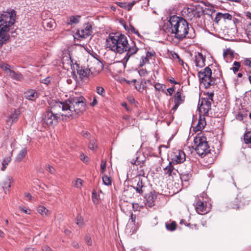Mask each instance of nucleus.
Instances as JSON below:
<instances>
[{
  "label": "nucleus",
  "instance_id": "obj_1",
  "mask_svg": "<svg viewBox=\"0 0 251 251\" xmlns=\"http://www.w3.org/2000/svg\"><path fill=\"white\" fill-rule=\"evenodd\" d=\"M106 48L115 53L121 54L125 51L126 53L123 61L126 63L130 57L136 54L138 48L133 41L128 43L127 37L120 33H111L106 40Z\"/></svg>",
  "mask_w": 251,
  "mask_h": 251
},
{
  "label": "nucleus",
  "instance_id": "obj_2",
  "mask_svg": "<svg viewBox=\"0 0 251 251\" xmlns=\"http://www.w3.org/2000/svg\"><path fill=\"white\" fill-rule=\"evenodd\" d=\"M168 26V31L174 34V37L179 40L195 37L193 28L189 27V23L183 17L176 15L170 16Z\"/></svg>",
  "mask_w": 251,
  "mask_h": 251
},
{
  "label": "nucleus",
  "instance_id": "obj_3",
  "mask_svg": "<svg viewBox=\"0 0 251 251\" xmlns=\"http://www.w3.org/2000/svg\"><path fill=\"white\" fill-rule=\"evenodd\" d=\"M85 99L82 96L70 97L67 100L68 105L69 115L72 116L74 113L79 115L85 110Z\"/></svg>",
  "mask_w": 251,
  "mask_h": 251
},
{
  "label": "nucleus",
  "instance_id": "obj_4",
  "mask_svg": "<svg viewBox=\"0 0 251 251\" xmlns=\"http://www.w3.org/2000/svg\"><path fill=\"white\" fill-rule=\"evenodd\" d=\"M196 146L195 150L199 156L203 157L211 153V150L208 144L207 139L201 132L198 133L194 139Z\"/></svg>",
  "mask_w": 251,
  "mask_h": 251
},
{
  "label": "nucleus",
  "instance_id": "obj_5",
  "mask_svg": "<svg viewBox=\"0 0 251 251\" xmlns=\"http://www.w3.org/2000/svg\"><path fill=\"white\" fill-rule=\"evenodd\" d=\"M50 107L48 109L51 112H53L60 118V116H65L70 117L69 115V107L67 102V100L64 101H52L50 104Z\"/></svg>",
  "mask_w": 251,
  "mask_h": 251
},
{
  "label": "nucleus",
  "instance_id": "obj_6",
  "mask_svg": "<svg viewBox=\"0 0 251 251\" xmlns=\"http://www.w3.org/2000/svg\"><path fill=\"white\" fill-rule=\"evenodd\" d=\"M198 76L200 78V83H203L205 88H208L210 86L216 84L215 78L212 77V70L208 66L203 71H200L198 73Z\"/></svg>",
  "mask_w": 251,
  "mask_h": 251
},
{
  "label": "nucleus",
  "instance_id": "obj_7",
  "mask_svg": "<svg viewBox=\"0 0 251 251\" xmlns=\"http://www.w3.org/2000/svg\"><path fill=\"white\" fill-rule=\"evenodd\" d=\"M16 12L14 10L10 12H3L0 14V27H4L6 25L7 29L12 25L15 21Z\"/></svg>",
  "mask_w": 251,
  "mask_h": 251
},
{
  "label": "nucleus",
  "instance_id": "obj_8",
  "mask_svg": "<svg viewBox=\"0 0 251 251\" xmlns=\"http://www.w3.org/2000/svg\"><path fill=\"white\" fill-rule=\"evenodd\" d=\"M60 118L59 116L55 115L54 113L48 108L44 112L42 115V125L44 126H53L56 125Z\"/></svg>",
  "mask_w": 251,
  "mask_h": 251
},
{
  "label": "nucleus",
  "instance_id": "obj_9",
  "mask_svg": "<svg viewBox=\"0 0 251 251\" xmlns=\"http://www.w3.org/2000/svg\"><path fill=\"white\" fill-rule=\"evenodd\" d=\"M186 164H185V167H184V165L182 164L179 166V171L180 172V178L182 181H188L192 176L190 174L191 171V162L189 161L186 162Z\"/></svg>",
  "mask_w": 251,
  "mask_h": 251
},
{
  "label": "nucleus",
  "instance_id": "obj_10",
  "mask_svg": "<svg viewBox=\"0 0 251 251\" xmlns=\"http://www.w3.org/2000/svg\"><path fill=\"white\" fill-rule=\"evenodd\" d=\"M92 33V25L90 23L84 24L81 29H77L76 32L79 37L84 39L91 36Z\"/></svg>",
  "mask_w": 251,
  "mask_h": 251
},
{
  "label": "nucleus",
  "instance_id": "obj_11",
  "mask_svg": "<svg viewBox=\"0 0 251 251\" xmlns=\"http://www.w3.org/2000/svg\"><path fill=\"white\" fill-rule=\"evenodd\" d=\"M199 110L200 113H203V116H208L209 111L211 109V102L206 98H201V104L199 103Z\"/></svg>",
  "mask_w": 251,
  "mask_h": 251
},
{
  "label": "nucleus",
  "instance_id": "obj_12",
  "mask_svg": "<svg viewBox=\"0 0 251 251\" xmlns=\"http://www.w3.org/2000/svg\"><path fill=\"white\" fill-rule=\"evenodd\" d=\"M243 197L237 195L235 198L230 200L227 203L228 207L236 210L239 209L243 205Z\"/></svg>",
  "mask_w": 251,
  "mask_h": 251
},
{
  "label": "nucleus",
  "instance_id": "obj_13",
  "mask_svg": "<svg viewBox=\"0 0 251 251\" xmlns=\"http://www.w3.org/2000/svg\"><path fill=\"white\" fill-rule=\"evenodd\" d=\"M195 209L198 214L204 215L209 211V207L207 206V202L199 199L196 202Z\"/></svg>",
  "mask_w": 251,
  "mask_h": 251
},
{
  "label": "nucleus",
  "instance_id": "obj_14",
  "mask_svg": "<svg viewBox=\"0 0 251 251\" xmlns=\"http://www.w3.org/2000/svg\"><path fill=\"white\" fill-rule=\"evenodd\" d=\"M171 156L172 162L174 164L181 163L186 160L185 154L181 150H177L174 152Z\"/></svg>",
  "mask_w": 251,
  "mask_h": 251
},
{
  "label": "nucleus",
  "instance_id": "obj_15",
  "mask_svg": "<svg viewBox=\"0 0 251 251\" xmlns=\"http://www.w3.org/2000/svg\"><path fill=\"white\" fill-rule=\"evenodd\" d=\"M182 16L188 20H192L196 14L198 17H200L199 12L196 11L193 7H184L181 11Z\"/></svg>",
  "mask_w": 251,
  "mask_h": 251
},
{
  "label": "nucleus",
  "instance_id": "obj_16",
  "mask_svg": "<svg viewBox=\"0 0 251 251\" xmlns=\"http://www.w3.org/2000/svg\"><path fill=\"white\" fill-rule=\"evenodd\" d=\"M131 187L135 190L137 193L140 195H143L144 185L142 179L140 177H135L134 178L133 184L131 185Z\"/></svg>",
  "mask_w": 251,
  "mask_h": 251
},
{
  "label": "nucleus",
  "instance_id": "obj_17",
  "mask_svg": "<svg viewBox=\"0 0 251 251\" xmlns=\"http://www.w3.org/2000/svg\"><path fill=\"white\" fill-rule=\"evenodd\" d=\"M9 29H7L6 25L5 27H0V47L6 44L9 40L10 36L8 34Z\"/></svg>",
  "mask_w": 251,
  "mask_h": 251
},
{
  "label": "nucleus",
  "instance_id": "obj_18",
  "mask_svg": "<svg viewBox=\"0 0 251 251\" xmlns=\"http://www.w3.org/2000/svg\"><path fill=\"white\" fill-rule=\"evenodd\" d=\"M157 193L155 191H152L146 194L145 198L146 200V205L150 207H152L155 205V201L157 199Z\"/></svg>",
  "mask_w": 251,
  "mask_h": 251
},
{
  "label": "nucleus",
  "instance_id": "obj_19",
  "mask_svg": "<svg viewBox=\"0 0 251 251\" xmlns=\"http://www.w3.org/2000/svg\"><path fill=\"white\" fill-rule=\"evenodd\" d=\"M75 65L76 67L77 73L81 79L85 77H88L90 74H92L90 69L86 68L84 66H80L77 63H75Z\"/></svg>",
  "mask_w": 251,
  "mask_h": 251
},
{
  "label": "nucleus",
  "instance_id": "obj_20",
  "mask_svg": "<svg viewBox=\"0 0 251 251\" xmlns=\"http://www.w3.org/2000/svg\"><path fill=\"white\" fill-rule=\"evenodd\" d=\"M185 97L183 95L182 93L179 91H177L174 97L175 105L172 110L175 112L178 107V106L184 101Z\"/></svg>",
  "mask_w": 251,
  "mask_h": 251
},
{
  "label": "nucleus",
  "instance_id": "obj_21",
  "mask_svg": "<svg viewBox=\"0 0 251 251\" xmlns=\"http://www.w3.org/2000/svg\"><path fill=\"white\" fill-rule=\"evenodd\" d=\"M205 57L201 52H198L195 55V62L196 66L200 68H202L205 65Z\"/></svg>",
  "mask_w": 251,
  "mask_h": 251
},
{
  "label": "nucleus",
  "instance_id": "obj_22",
  "mask_svg": "<svg viewBox=\"0 0 251 251\" xmlns=\"http://www.w3.org/2000/svg\"><path fill=\"white\" fill-rule=\"evenodd\" d=\"M38 97V94L35 90L30 89L25 93V98L29 100L35 101Z\"/></svg>",
  "mask_w": 251,
  "mask_h": 251
},
{
  "label": "nucleus",
  "instance_id": "obj_23",
  "mask_svg": "<svg viewBox=\"0 0 251 251\" xmlns=\"http://www.w3.org/2000/svg\"><path fill=\"white\" fill-rule=\"evenodd\" d=\"M20 114V111L13 109V111L7 118V122L11 123H16L18 120Z\"/></svg>",
  "mask_w": 251,
  "mask_h": 251
},
{
  "label": "nucleus",
  "instance_id": "obj_24",
  "mask_svg": "<svg viewBox=\"0 0 251 251\" xmlns=\"http://www.w3.org/2000/svg\"><path fill=\"white\" fill-rule=\"evenodd\" d=\"M222 18L225 20L227 19L228 20H231L232 16L231 14L227 13H222L221 12H218L216 14V16L214 19V22L218 24L220 20Z\"/></svg>",
  "mask_w": 251,
  "mask_h": 251
},
{
  "label": "nucleus",
  "instance_id": "obj_25",
  "mask_svg": "<svg viewBox=\"0 0 251 251\" xmlns=\"http://www.w3.org/2000/svg\"><path fill=\"white\" fill-rule=\"evenodd\" d=\"M203 116L202 117V116L200 114L199 119V122L197 126L195 127V129L196 131H201L202 129H203L205 126L206 125L205 118Z\"/></svg>",
  "mask_w": 251,
  "mask_h": 251
},
{
  "label": "nucleus",
  "instance_id": "obj_26",
  "mask_svg": "<svg viewBox=\"0 0 251 251\" xmlns=\"http://www.w3.org/2000/svg\"><path fill=\"white\" fill-rule=\"evenodd\" d=\"M12 181V179L10 177H7L5 180L3 181L2 186L5 194H7V192L9 191V189L11 187Z\"/></svg>",
  "mask_w": 251,
  "mask_h": 251
},
{
  "label": "nucleus",
  "instance_id": "obj_27",
  "mask_svg": "<svg viewBox=\"0 0 251 251\" xmlns=\"http://www.w3.org/2000/svg\"><path fill=\"white\" fill-rule=\"evenodd\" d=\"M81 16H71L69 17L66 24L67 25H72L73 24H77L79 23Z\"/></svg>",
  "mask_w": 251,
  "mask_h": 251
},
{
  "label": "nucleus",
  "instance_id": "obj_28",
  "mask_svg": "<svg viewBox=\"0 0 251 251\" xmlns=\"http://www.w3.org/2000/svg\"><path fill=\"white\" fill-rule=\"evenodd\" d=\"M177 224L175 221H170V222L165 223V227L166 229L170 231H173L176 228Z\"/></svg>",
  "mask_w": 251,
  "mask_h": 251
},
{
  "label": "nucleus",
  "instance_id": "obj_29",
  "mask_svg": "<svg viewBox=\"0 0 251 251\" xmlns=\"http://www.w3.org/2000/svg\"><path fill=\"white\" fill-rule=\"evenodd\" d=\"M37 211L44 217L48 216L50 214L49 210L42 205H40L37 207Z\"/></svg>",
  "mask_w": 251,
  "mask_h": 251
},
{
  "label": "nucleus",
  "instance_id": "obj_30",
  "mask_svg": "<svg viewBox=\"0 0 251 251\" xmlns=\"http://www.w3.org/2000/svg\"><path fill=\"white\" fill-rule=\"evenodd\" d=\"M175 168L174 166L172 164V162H170L169 165L166 166L164 170V174L168 175V176H172V173L173 171H174Z\"/></svg>",
  "mask_w": 251,
  "mask_h": 251
},
{
  "label": "nucleus",
  "instance_id": "obj_31",
  "mask_svg": "<svg viewBox=\"0 0 251 251\" xmlns=\"http://www.w3.org/2000/svg\"><path fill=\"white\" fill-rule=\"evenodd\" d=\"M27 154L26 148H23L18 154L16 157V160L18 161H21L25 157Z\"/></svg>",
  "mask_w": 251,
  "mask_h": 251
},
{
  "label": "nucleus",
  "instance_id": "obj_32",
  "mask_svg": "<svg viewBox=\"0 0 251 251\" xmlns=\"http://www.w3.org/2000/svg\"><path fill=\"white\" fill-rule=\"evenodd\" d=\"M244 141L245 144H251V130L247 131L244 135Z\"/></svg>",
  "mask_w": 251,
  "mask_h": 251
},
{
  "label": "nucleus",
  "instance_id": "obj_33",
  "mask_svg": "<svg viewBox=\"0 0 251 251\" xmlns=\"http://www.w3.org/2000/svg\"><path fill=\"white\" fill-rule=\"evenodd\" d=\"M102 179L104 184L107 186H110L111 185L112 179L110 177H109L106 175H104L102 176Z\"/></svg>",
  "mask_w": 251,
  "mask_h": 251
},
{
  "label": "nucleus",
  "instance_id": "obj_34",
  "mask_svg": "<svg viewBox=\"0 0 251 251\" xmlns=\"http://www.w3.org/2000/svg\"><path fill=\"white\" fill-rule=\"evenodd\" d=\"M145 167H139L137 169V176L136 177L145 176Z\"/></svg>",
  "mask_w": 251,
  "mask_h": 251
},
{
  "label": "nucleus",
  "instance_id": "obj_35",
  "mask_svg": "<svg viewBox=\"0 0 251 251\" xmlns=\"http://www.w3.org/2000/svg\"><path fill=\"white\" fill-rule=\"evenodd\" d=\"M10 159H11L10 157L4 158L3 159V161L2 162V167L1 168V170L2 171H4L5 170V169L6 168V166L8 164V163L10 161Z\"/></svg>",
  "mask_w": 251,
  "mask_h": 251
},
{
  "label": "nucleus",
  "instance_id": "obj_36",
  "mask_svg": "<svg viewBox=\"0 0 251 251\" xmlns=\"http://www.w3.org/2000/svg\"><path fill=\"white\" fill-rule=\"evenodd\" d=\"M146 86L143 85V79H141L140 80V84L135 86V88L140 92H142Z\"/></svg>",
  "mask_w": 251,
  "mask_h": 251
},
{
  "label": "nucleus",
  "instance_id": "obj_37",
  "mask_svg": "<svg viewBox=\"0 0 251 251\" xmlns=\"http://www.w3.org/2000/svg\"><path fill=\"white\" fill-rule=\"evenodd\" d=\"M136 165L139 167H145V159H140V156H137L136 158Z\"/></svg>",
  "mask_w": 251,
  "mask_h": 251
},
{
  "label": "nucleus",
  "instance_id": "obj_38",
  "mask_svg": "<svg viewBox=\"0 0 251 251\" xmlns=\"http://www.w3.org/2000/svg\"><path fill=\"white\" fill-rule=\"evenodd\" d=\"M234 67L231 68V70L233 71L234 73H236L239 70L241 67L240 62L237 61H234L233 63Z\"/></svg>",
  "mask_w": 251,
  "mask_h": 251
},
{
  "label": "nucleus",
  "instance_id": "obj_39",
  "mask_svg": "<svg viewBox=\"0 0 251 251\" xmlns=\"http://www.w3.org/2000/svg\"><path fill=\"white\" fill-rule=\"evenodd\" d=\"M149 59H148L146 56H145V57L142 56L141 58V60L140 61V63L139 64V67L141 68L143 66H144L146 63H149Z\"/></svg>",
  "mask_w": 251,
  "mask_h": 251
},
{
  "label": "nucleus",
  "instance_id": "obj_40",
  "mask_svg": "<svg viewBox=\"0 0 251 251\" xmlns=\"http://www.w3.org/2000/svg\"><path fill=\"white\" fill-rule=\"evenodd\" d=\"M88 147L91 150H94L97 148V146L96 143V141L94 139L91 140L89 144Z\"/></svg>",
  "mask_w": 251,
  "mask_h": 251
},
{
  "label": "nucleus",
  "instance_id": "obj_41",
  "mask_svg": "<svg viewBox=\"0 0 251 251\" xmlns=\"http://www.w3.org/2000/svg\"><path fill=\"white\" fill-rule=\"evenodd\" d=\"M96 92L98 94L101 95V96H104L105 94V90L104 88L100 86H97L96 87Z\"/></svg>",
  "mask_w": 251,
  "mask_h": 251
},
{
  "label": "nucleus",
  "instance_id": "obj_42",
  "mask_svg": "<svg viewBox=\"0 0 251 251\" xmlns=\"http://www.w3.org/2000/svg\"><path fill=\"white\" fill-rule=\"evenodd\" d=\"M106 166V161L103 160H102L101 161V165H100V172L102 174H103L104 173V172L105 171Z\"/></svg>",
  "mask_w": 251,
  "mask_h": 251
},
{
  "label": "nucleus",
  "instance_id": "obj_43",
  "mask_svg": "<svg viewBox=\"0 0 251 251\" xmlns=\"http://www.w3.org/2000/svg\"><path fill=\"white\" fill-rule=\"evenodd\" d=\"M46 170L49 171L51 174H54L55 173V169L50 165H46Z\"/></svg>",
  "mask_w": 251,
  "mask_h": 251
},
{
  "label": "nucleus",
  "instance_id": "obj_44",
  "mask_svg": "<svg viewBox=\"0 0 251 251\" xmlns=\"http://www.w3.org/2000/svg\"><path fill=\"white\" fill-rule=\"evenodd\" d=\"M82 184V180L80 178H77L74 184V186L77 188H80Z\"/></svg>",
  "mask_w": 251,
  "mask_h": 251
},
{
  "label": "nucleus",
  "instance_id": "obj_45",
  "mask_svg": "<svg viewBox=\"0 0 251 251\" xmlns=\"http://www.w3.org/2000/svg\"><path fill=\"white\" fill-rule=\"evenodd\" d=\"M85 240L88 245L91 246L92 245L91 238L89 235H86L85 236Z\"/></svg>",
  "mask_w": 251,
  "mask_h": 251
},
{
  "label": "nucleus",
  "instance_id": "obj_46",
  "mask_svg": "<svg viewBox=\"0 0 251 251\" xmlns=\"http://www.w3.org/2000/svg\"><path fill=\"white\" fill-rule=\"evenodd\" d=\"M138 73L140 76L143 77L147 75L148 72L146 69H141L138 71Z\"/></svg>",
  "mask_w": 251,
  "mask_h": 251
},
{
  "label": "nucleus",
  "instance_id": "obj_47",
  "mask_svg": "<svg viewBox=\"0 0 251 251\" xmlns=\"http://www.w3.org/2000/svg\"><path fill=\"white\" fill-rule=\"evenodd\" d=\"M76 224L78 225L79 226H82L83 225V219L81 218V216H77L76 218Z\"/></svg>",
  "mask_w": 251,
  "mask_h": 251
},
{
  "label": "nucleus",
  "instance_id": "obj_48",
  "mask_svg": "<svg viewBox=\"0 0 251 251\" xmlns=\"http://www.w3.org/2000/svg\"><path fill=\"white\" fill-rule=\"evenodd\" d=\"M1 68L4 71H9V72H11V70L10 69V66L6 63H4L1 65Z\"/></svg>",
  "mask_w": 251,
  "mask_h": 251
},
{
  "label": "nucleus",
  "instance_id": "obj_49",
  "mask_svg": "<svg viewBox=\"0 0 251 251\" xmlns=\"http://www.w3.org/2000/svg\"><path fill=\"white\" fill-rule=\"evenodd\" d=\"M163 85L159 83H156L154 84V88L157 91H162L164 92V90L162 89Z\"/></svg>",
  "mask_w": 251,
  "mask_h": 251
},
{
  "label": "nucleus",
  "instance_id": "obj_50",
  "mask_svg": "<svg viewBox=\"0 0 251 251\" xmlns=\"http://www.w3.org/2000/svg\"><path fill=\"white\" fill-rule=\"evenodd\" d=\"M19 209L24 213L26 214H30V210L27 209L25 207L20 206Z\"/></svg>",
  "mask_w": 251,
  "mask_h": 251
},
{
  "label": "nucleus",
  "instance_id": "obj_51",
  "mask_svg": "<svg viewBox=\"0 0 251 251\" xmlns=\"http://www.w3.org/2000/svg\"><path fill=\"white\" fill-rule=\"evenodd\" d=\"M81 134L84 138L87 139H89L91 137L90 133L88 131H82Z\"/></svg>",
  "mask_w": 251,
  "mask_h": 251
},
{
  "label": "nucleus",
  "instance_id": "obj_52",
  "mask_svg": "<svg viewBox=\"0 0 251 251\" xmlns=\"http://www.w3.org/2000/svg\"><path fill=\"white\" fill-rule=\"evenodd\" d=\"M208 97L205 98L208 101H213V96H214V92L207 93Z\"/></svg>",
  "mask_w": 251,
  "mask_h": 251
},
{
  "label": "nucleus",
  "instance_id": "obj_53",
  "mask_svg": "<svg viewBox=\"0 0 251 251\" xmlns=\"http://www.w3.org/2000/svg\"><path fill=\"white\" fill-rule=\"evenodd\" d=\"M173 57L175 59V58L178 59V61L180 63H181V64L183 63V60L180 58L179 56L178 55V54L177 53L174 52V54H173Z\"/></svg>",
  "mask_w": 251,
  "mask_h": 251
},
{
  "label": "nucleus",
  "instance_id": "obj_54",
  "mask_svg": "<svg viewBox=\"0 0 251 251\" xmlns=\"http://www.w3.org/2000/svg\"><path fill=\"white\" fill-rule=\"evenodd\" d=\"M243 63L245 65L249 67H251V60L248 58L244 59Z\"/></svg>",
  "mask_w": 251,
  "mask_h": 251
},
{
  "label": "nucleus",
  "instance_id": "obj_55",
  "mask_svg": "<svg viewBox=\"0 0 251 251\" xmlns=\"http://www.w3.org/2000/svg\"><path fill=\"white\" fill-rule=\"evenodd\" d=\"M80 159L84 162H87L88 161V157L83 153L80 155Z\"/></svg>",
  "mask_w": 251,
  "mask_h": 251
},
{
  "label": "nucleus",
  "instance_id": "obj_56",
  "mask_svg": "<svg viewBox=\"0 0 251 251\" xmlns=\"http://www.w3.org/2000/svg\"><path fill=\"white\" fill-rule=\"evenodd\" d=\"M155 55V52L153 50L152 51H148L146 52V57L149 59L150 57L151 56H154Z\"/></svg>",
  "mask_w": 251,
  "mask_h": 251
},
{
  "label": "nucleus",
  "instance_id": "obj_57",
  "mask_svg": "<svg viewBox=\"0 0 251 251\" xmlns=\"http://www.w3.org/2000/svg\"><path fill=\"white\" fill-rule=\"evenodd\" d=\"M92 198L93 202L95 203H97V202L98 201V199L97 198V194L95 192H93L92 196Z\"/></svg>",
  "mask_w": 251,
  "mask_h": 251
},
{
  "label": "nucleus",
  "instance_id": "obj_58",
  "mask_svg": "<svg viewBox=\"0 0 251 251\" xmlns=\"http://www.w3.org/2000/svg\"><path fill=\"white\" fill-rule=\"evenodd\" d=\"M126 30H128L129 31H130L132 33H134L136 29L134 28V27L131 25H130V27L128 28V27L126 26V25L124 26Z\"/></svg>",
  "mask_w": 251,
  "mask_h": 251
},
{
  "label": "nucleus",
  "instance_id": "obj_59",
  "mask_svg": "<svg viewBox=\"0 0 251 251\" xmlns=\"http://www.w3.org/2000/svg\"><path fill=\"white\" fill-rule=\"evenodd\" d=\"M54 23L53 22L50 21L49 22H47V27L51 30L52 28H53L54 26Z\"/></svg>",
  "mask_w": 251,
  "mask_h": 251
},
{
  "label": "nucleus",
  "instance_id": "obj_60",
  "mask_svg": "<svg viewBox=\"0 0 251 251\" xmlns=\"http://www.w3.org/2000/svg\"><path fill=\"white\" fill-rule=\"evenodd\" d=\"M167 92L169 93V95L171 96L173 92L175 91V86H173L171 88H169L167 89Z\"/></svg>",
  "mask_w": 251,
  "mask_h": 251
},
{
  "label": "nucleus",
  "instance_id": "obj_61",
  "mask_svg": "<svg viewBox=\"0 0 251 251\" xmlns=\"http://www.w3.org/2000/svg\"><path fill=\"white\" fill-rule=\"evenodd\" d=\"M247 31L248 36L251 37V24L248 26Z\"/></svg>",
  "mask_w": 251,
  "mask_h": 251
},
{
  "label": "nucleus",
  "instance_id": "obj_62",
  "mask_svg": "<svg viewBox=\"0 0 251 251\" xmlns=\"http://www.w3.org/2000/svg\"><path fill=\"white\" fill-rule=\"evenodd\" d=\"M116 3L122 8H126V3L125 2H116Z\"/></svg>",
  "mask_w": 251,
  "mask_h": 251
},
{
  "label": "nucleus",
  "instance_id": "obj_63",
  "mask_svg": "<svg viewBox=\"0 0 251 251\" xmlns=\"http://www.w3.org/2000/svg\"><path fill=\"white\" fill-rule=\"evenodd\" d=\"M97 100L96 97L95 96L93 98V100L92 102L90 103V105L92 106H95L97 104Z\"/></svg>",
  "mask_w": 251,
  "mask_h": 251
},
{
  "label": "nucleus",
  "instance_id": "obj_64",
  "mask_svg": "<svg viewBox=\"0 0 251 251\" xmlns=\"http://www.w3.org/2000/svg\"><path fill=\"white\" fill-rule=\"evenodd\" d=\"M42 251H52L51 249L48 246L43 247Z\"/></svg>",
  "mask_w": 251,
  "mask_h": 251
}]
</instances>
